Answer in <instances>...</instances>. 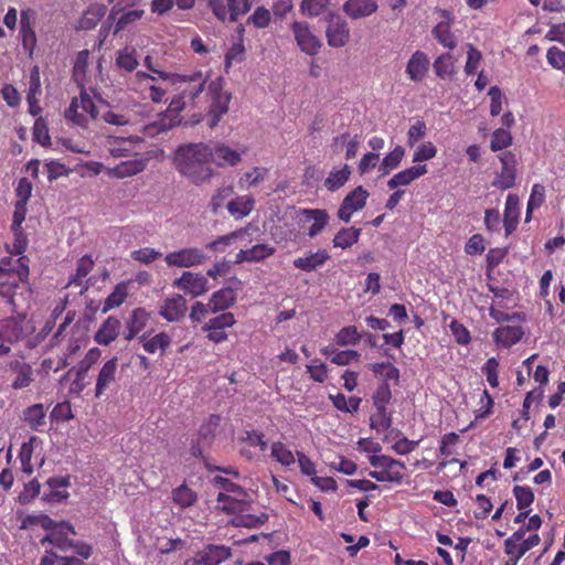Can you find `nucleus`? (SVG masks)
<instances>
[{"mask_svg":"<svg viewBox=\"0 0 565 565\" xmlns=\"http://www.w3.org/2000/svg\"><path fill=\"white\" fill-rule=\"evenodd\" d=\"M235 291L230 287H225L213 292L209 301L211 312L215 313L226 310L235 302Z\"/></svg>","mask_w":565,"mask_h":565,"instance_id":"nucleus-30","label":"nucleus"},{"mask_svg":"<svg viewBox=\"0 0 565 565\" xmlns=\"http://www.w3.org/2000/svg\"><path fill=\"white\" fill-rule=\"evenodd\" d=\"M299 213L301 226L309 225L307 232L309 237L317 236L326 227L329 220L327 211L320 209H302Z\"/></svg>","mask_w":565,"mask_h":565,"instance_id":"nucleus-15","label":"nucleus"},{"mask_svg":"<svg viewBox=\"0 0 565 565\" xmlns=\"http://www.w3.org/2000/svg\"><path fill=\"white\" fill-rule=\"evenodd\" d=\"M519 204V196L516 194L509 193L505 201L503 218L507 235H510L518 226L520 214Z\"/></svg>","mask_w":565,"mask_h":565,"instance_id":"nucleus-28","label":"nucleus"},{"mask_svg":"<svg viewBox=\"0 0 565 565\" xmlns=\"http://www.w3.org/2000/svg\"><path fill=\"white\" fill-rule=\"evenodd\" d=\"M499 158L502 169L492 185L500 190H507L512 188L515 182L514 156L511 152H503Z\"/></svg>","mask_w":565,"mask_h":565,"instance_id":"nucleus-18","label":"nucleus"},{"mask_svg":"<svg viewBox=\"0 0 565 565\" xmlns=\"http://www.w3.org/2000/svg\"><path fill=\"white\" fill-rule=\"evenodd\" d=\"M221 424V416L211 414L199 429L200 439L203 441H211L215 436V431Z\"/></svg>","mask_w":565,"mask_h":565,"instance_id":"nucleus-50","label":"nucleus"},{"mask_svg":"<svg viewBox=\"0 0 565 565\" xmlns=\"http://www.w3.org/2000/svg\"><path fill=\"white\" fill-rule=\"evenodd\" d=\"M382 446L372 438H361L355 443V471L369 463L375 470L369 471V476L379 482L401 483L404 462L390 456L382 455Z\"/></svg>","mask_w":565,"mask_h":565,"instance_id":"nucleus-3","label":"nucleus"},{"mask_svg":"<svg viewBox=\"0 0 565 565\" xmlns=\"http://www.w3.org/2000/svg\"><path fill=\"white\" fill-rule=\"evenodd\" d=\"M20 24V35L22 40V45L24 50L28 51L30 55H32L36 46V35L30 23L28 13L24 11H22L21 13Z\"/></svg>","mask_w":565,"mask_h":565,"instance_id":"nucleus-36","label":"nucleus"},{"mask_svg":"<svg viewBox=\"0 0 565 565\" xmlns=\"http://www.w3.org/2000/svg\"><path fill=\"white\" fill-rule=\"evenodd\" d=\"M276 253V248L270 244H257L249 248L250 263H259Z\"/></svg>","mask_w":565,"mask_h":565,"instance_id":"nucleus-61","label":"nucleus"},{"mask_svg":"<svg viewBox=\"0 0 565 565\" xmlns=\"http://www.w3.org/2000/svg\"><path fill=\"white\" fill-rule=\"evenodd\" d=\"M540 536L537 534L530 535L527 539L522 540L515 544L513 552H505L508 555L514 557V564L531 548L540 544Z\"/></svg>","mask_w":565,"mask_h":565,"instance_id":"nucleus-52","label":"nucleus"},{"mask_svg":"<svg viewBox=\"0 0 565 565\" xmlns=\"http://www.w3.org/2000/svg\"><path fill=\"white\" fill-rule=\"evenodd\" d=\"M22 420L34 431H43L46 425V409L43 404L36 403L26 407L22 413Z\"/></svg>","mask_w":565,"mask_h":565,"instance_id":"nucleus-23","label":"nucleus"},{"mask_svg":"<svg viewBox=\"0 0 565 565\" xmlns=\"http://www.w3.org/2000/svg\"><path fill=\"white\" fill-rule=\"evenodd\" d=\"M145 14V10L142 9H136V10H125L120 14L116 17L115 26H114V34H118L119 32L127 29L130 24L136 23L139 21Z\"/></svg>","mask_w":565,"mask_h":565,"instance_id":"nucleus-42","label":"nucleus"},{"mask_svg":"<svg viewBox=\"0 0 565 565\" xmlns=\"http://www.w3.org/2000/svg\"><path fill=\"white\" fill-rule=\"evenodd\" d=\"M429 68V58L423 51H416L406 65V74L413 82H422Z\"/></svg>","mask_w":565,"mask_h":565,"instance_id":"nucleus-22","label":"nucleus"},{"mask_svg":"<svg viewBox=\"0 0 565 565\" xmlns=\"http://www.w3.org/2000/svg\"><path fill=\"white\" fill-rule=\"evenodd\" d=\"M329 255L326 250H318L316 253H310L305 257H299L294 260V266L303 271H312L317 267L322 266Z\"/></svg>","mask_w":565,"mask_h":565,"instance_id":"nucleus-35","label":"nucleus"},{"mask_svg":"<svg viewBox=\"0 0 565 565\" xmlns=\"http://www.w3.org/2000/svg\"><path fill=\"white\" fill-rule=\"evenodd\" d=\"M68 534L75 535L76 532L71 524L62 522L52 529L43 540V543L49 542L54 547L61 551H66L71 547L73 542V539L68 537Z\"/></svg>","mask_w":565,"mask_h":565,"instance_id":"nucleus-20","label":"nucleus"},{"mask_svg":"<svg viewBox=\"0 0 565 565\" xmlns=\"http://www.w3.org/2000/svg\"><path fill=\"white\" fill-rule=\"evenodd\" d=\"M121 323L114 316L108 317L95 333V341L102 345H108L115 341L119 334Z\"/></svg>","mask_w":565,"mask_h":565,"instance_id":"nucleus-24","label":"nucleus"},{"mask_svg":"<svg viewBox=\"0 0 565 565\" xmlns=\"http://www.w3.org/2000/svg\"><path fill=\"white\" fill-rule=\"evenodd\" d=\"M321 353L338 365H348L353 360V350H339L334 344L322 348Z\"/></svg>","mask_w":565,"mask_h":565,"instance_id":"nucleus-40","label":"nucleus"},{"mask_svg":"<svg viewBox=\"0 0 565 565\" xmlns=\"http://www.w3.org/2000/svg\"><path fill=\"white\" fill-rule=\"evenodd\" d=\"M150 320V312L145 308L139 307L131 311L130 316L126 320L124 338L127 341H131L137 338L138 334L146 328Z\"/></svg>","mask_w":565,"mask_h":565,"instance_id":"nucleus-19","label":"nucleus"},{"mask_svg":"<svg viewBox=\"0 0 565 565\" xmlns=\"http://www.w3.org/2000/svg\"><path fill=\"white\" fill-rule=\"evenodd\" d=\"M152 83V74L146 72H137L131 81L132 89L139 93L143 98L148 93V87Z\"/></svg>","mask_w":565,"mask_h":565,"instance_id":"nucleus-63","label":"nucleus"},{"mask_svg":"<svg viewBox=\"0 0 565 565\" xmlns=\"http://www.w3.org/2000/svg\"><path fill=\"white\" fill-rule=\"evenodd\" d=\"M371 428L377 433L387 430L392 425V415L386 407H375V412L371 415Z\"/></svg>","mask_w":565,"mask_h":565,"instance_id":"nucleus-47","label":"nucleus"},{"mask_svg":"<svg viewBox=\"0 0 565 565\" xmlns=\"http://www.w3.org/2000/svg\"><path fill=\"white\" fill-rule=\"evenodd\" d=\"M116 65L125 72H134L139 65L136 56V49L132 46H126L122 50H119L116 56Z\"/></svg>","mask_w":565,"mask_h":565,"instance_id":"nucleus-39","label":"nucleus"},{"mask_svg":"<svg viewBox=\"0 0 565 565\" xmlns=\"http://www.w3.org/2000/svg\"><path fill=\"white\" fill-rule=\"evenodd\" d=\"M205 83L206 79L202 73L189 77L179 75L175 84L180 90L179 94L171 99L167 110L146 127L147 135L154 136L181 125L183 120L181 113L184 110H193L191 114L193 121L200 122L202 119L200 103L203 97H207L210 100L207 125L210 128L216 127L221 118L227 114L232 96L224 90V79L222 77L211 81L204 94Z\"/></svg>","mask_w":565,"mask_h":565,"instance_id":"nucleus-2","label":"nucleus"},{"mask_svg":"<svg viewBox=\"0 0 565 565\" xmlns=\"http://www.w3.org/2000/svg\"><path fill=\"white\" fill-rule=\"evenodd\" d=\"M295 41L298 47L308 55H316L320 47L321 41L312 33L307 22L294 21L290 25Z\"/></svg>","mask_w":565,"mask_h":565,"instance_id":"nucleus-9","label":"nucleus"},{"mask_svg":"<svg viewBox=\"0 0 565 565\" xmlns=\"http://www.w3.org/2000/svg\"><path fill=\"white\" fill-rule=\"evenodd\" d=\"M98 108L94 98L82 87L79 96L74 97L65 111V117L79 127H86L89 119H97Z\"/></svg>","mask_w":565,"mask_h":565,"instance_id":"nucleus-5","label":"nucleus"},{"mask_svg":"<svg viewBox=\"0 0 565 565\" xmlns=\"http://www.w3.org/2000/svg\"><path fill=\"white\" fill-rule=\"evenodd\" d=\"M14 239L12 244L6 245V249L10 255H23L28 248V237L22 228H12Z\"/></svg>","mask_w":565,"mask_h":565,"instance_id":"nucleus-51","label":"nucleus"},{"mask_svg":"<svg viewBox=\"0 0 565 565\" xmlns=\"http://www.w3.org/2000/svg\"><path fill=\"white\" fill-rule=\"evenodd\" d=\"M178 74L169 72H159V75H152V83L148 87L146 98L153 103H161L171 85L177 84Z\"/></svg>","mask_w":565,"mask_h":565,"instance_id":"nucleus-12","label":"nucleus"},{"mask_svg":"<svg viewBox=\"0 0 565 565\" xmlns=\"http://www.w3.org/2000/svg\"><path fill=\"white\" fill-rule=\"evenodd\" d=\"M270 20V11L264 7H257L255 11L248 17L247 23L253 24L258 29H264L269 25Z\"/></svg>","mask_w":565,"mask_h":565,"instance_id":"nucleus-59","label":"nucleus"},{"mask_svg":"<svg viewBox=\"0 0 565 565\" xmlns=\"http://www.w3.org/2000/svg\"><path fill=\"white\" fill-rule=\"evenodd\" d=\"M142 343L143 350L149 354L160 352L164 354L167 349L171 345L172 339L167 332H159L156 335L148 338L145 333L138 337Z\"/></svg>","mask_w":565,"mask_h":565,"instance_id":"nucleus-26","label":"nucleus"},{"mask_svg":"<svg viewBox=\"0 0 565 565\" xmlns=\"http://www.w3.org/2000/svg\"><path fill=\"white\" fill-rule=\"evenodd\" d=\"M128 296L126 282H119L104 301L103 312H107L122 305Z\"/></svg>","mask_w":565,"mask_h":565,"instance_id":"nucleus-41","label":"nucleus"},{"mask_svg":"<svg viewBox=\"0 0 565 565\" xmlns=\"http://www.w3.org/2000/svg\"><path fill=\"white\" fill-rule=\"evenodd\" d=\"M198 500V494L185 483L179 486L172 491V501L181 509L192 507Z\"/></svg>","mask_w":565,"mask_h":565,"instance_id":"nucleus-37","label":"nucleus"},{"mask_svg":"<svg viewBox=\"0 0 565 565\" xmlns=\"http://www.w3.org/2000/svg\"><path fill=\"white\" fill-rule=\"evenodd\" d=\"M146 168V160L143 159H131L122 161L114 168V173L118 178H126L135 175Z\"/></svg>","mask_w":565,"mask_h":565,"instance_id":"nucleus-43","label":"nucleus"},{"mask_svg":"<svg viewBox=\"0 0 565 565\" xmlns=\"http://www.w3.org/2000/svg\"><path fill=\"white\" fill-rule=\"evenodd\" d=\"M118 369V359L116 356L106 361L98 372L95 396L100 397L109 386L115 383Z\"/></svg>","mask_w":565,"mask_h":565,"instance_id":"nucleus-21","label":"nucleus"},{"mask_svg":"<svg viewBox=\"0 0 565 565\" xmlns=\"http://www.w3.org/2000/svg\"><path fill=\"white\" fill-rule=\"evenodd\" d=\"M481 60H482L481 52L477 47H475L472 44H468L465 73L467 75H473L478 70V67L481 63Z\"/></svg>","mask_w":565,"mask_h":565,"instance_id":"nucleus-60","label":"nucleus"},{"mask_svg":"<svg viewBox=\"0 0 565 565\" xmlns=\"http://www.w3.org/2000/svg\"><path fill=\"white\" fill-rule=\"evenodd\" d=\"M173 163L177 171L194 185L209 182L214 175L211 147L204 142L179 146L174 152Z\"/></svg>","mask_w":565,"mask_h":565,"instance_id":"nucleus-4","label":"nucleus"},{"mask_svg":"<svg viewBox=\"0 0 565 565\" xmlns=\"http://www.w3.org/2000/svg\"><path fill=\"white\" fill-rule=\"evenodd\" d=\"M271 457L285 467H289L295 463L294 452L281 441H275L270 447Z\"/></svg>","mask_w":565,"mask_h":565,"instance_id":"nucleus-46","label":"nucleus"},{"mask_svg":"<svg viewBox=\"0 0 565 565\" xmlns=\"http://www.w3.org/2000/svg\"><path fill=\"white\" fill-rule=\"evenodd\" d=\"M8 370L15 375L11 386L13 390L29 387L34 381L33 369L23 356H14L7 363Z\"/></svg>","mask_w":565,"mask_h":565,"instance_id":"nucleus-10","label":"nucleus"},{"mask_svg":"<svg viewBox=\"0 0 565 565\" xmlns=\"http://www.w3.org/2000/svg\"><path fill=\"white\" fill-rule=\"evenodd\" d=\"M102 356V351L98 348L89 349L85 356L67 371L65 376L74 375L70 385V393L79 396L85 387L89 384L88 371L95 365Z\"/></svg>","mask_w":565,"mask_h":565,"instance_id":"nucleus-6","label":"nucleus"},{"mask_svg":"<svg viewBox=\"0 0 565 565\" xmlns=\"http://www.w3.org/2000/svg\"><path fill=\"white\" fill-rule=\"evenodd\" d=\"M207 284L209 281L205 276L184 271L180 278L173 281V287L180 288L193 297H198L207 291Z\"/></svg>","mask_w":565,"mask_h":565,"instance_id":"nucleus-16","label":"nucleus"},{"mask_svg":"<svg viewBox=\"0 0 565 565\" xmlns=\"http://www.w3.org/2000/svg\"><path fill=\"white\" fill-rule=\"evenodd\" d=\"M441 20L434 26L431 33L434 38L446 49L454 50L457 45L455 34L451 32L454 17L447 10H439Z\"/></svg>","mask_w":565,"mask_h":565,"instance_id":"nucleus-11","label":"nucleus"},{"mask_svg":"<svg viewBox=\"0 0 565 565\" xmlns=\"http://www.w3.org/2000/svg\"><path fill=\"white\" fill-rule=\"evenodd\" d=\"M106 14V6L102 3H92L79 19V28L83 30L94 29L102 18Z\"/></svg>","mask_w":565,"mask_h":565,"instance_id":"nucleus-32","label":"nucleus"},{"mask_svg":"<svg viewBox=\"0 0 565 565\" xmlns=\"http://www.w3.org/2000/svg\"><path fill=\"white\" fill-rule=\"evenodd\" d=\"M512 142V136L510 131L499 128L493 131L490 142V148L492 151H499L507 147H509Z\"/></svg>","mask_w":565,"mask_h":565,"instance_id":"nucleus-58","label":"nucleus"},{"mask_svg":"<svg viewBox=\"0 0 565 565\" xmlns=\"http://www.w3.org/2000/svg\"><path fill=\"white\" fill-rule=\"evenodd\" d=\"M21 281L14 278H2L0 281V298L3 302L9 306V311L11 313L17 312V305L14 301V297L17 295V290L20 287Z\"/></svg>","mask_w":565,"mask_h":565,"instance_id":"nucleus-33","label":"nucleus"},{"mask_svg":"<svg viewBox=\"0 0 565 565\" xmlns=\"http://www.w3.org/2000/svg\"><path fill=\"white\" fill-rule=\"evenodd\" d=\"M405 156V150L401 146H396L390 153H387L381 162L380 170L383 174L397 168Z\"/></svg>","mask_w":565,"mask_h":565,"instance_id":"nucleus-49","label":"nucleus"},{"mask_svg":"<svg viewBox=\"0 0 565 565\" xmlns=\"http://www.w3.org/2000/svg\"><path fill=\"white\" fill-rule=\"evenodd\" d=\"M227 211L235 220L247 216L255 206V200L250 195H241L227 203Z\"/></svg>","mask_w":565,"mask_h":565,"instance_id":"nucleus-31","label":"nucleus"},{"mask_svg":"<svg viewBox=\"0 0 565 565\" xmlns=\"http://www.w3.org/2000/svg\"><path fill=\"white\" fill-rule=\"evenodd\" d=\"M162 256V253L152 247H142L131 252V258L145 265H149Z\"/></svg>","mask_w":565,"mask_h":565,"instance_id":"nucleus-57","label":"nucleus"},{"mask_svg":"<svg viewBox=\"0 0 565 565\" xmlns=\"http://www.w3.org/2000/svg\"><path fill=\"white\" fill-rule=\"evenodd\" d=\"M205 83L206 79L202 73L189 77L179 75L175 84L180 90L179 94L171 99L167 110L146 127L147 135L154 136L181 125L183 120L181 113L184 110H193L191 114L193 121L200 122L202 119L200 103L203 97H207L210 100L207 125L210 128L216 127L221 118L227 114L232 96L224 90V79L222 77L211 81L204 94Z\"/></svg>","mask_w":565,"mask_h":565,"instance_id":"nucleus-1","label":"nucleus"},{"mask_svg":"<svg viewBox=\"0 0 565 565\" xmlns=\"http://www.w3.org/2000/svg\"><path fill=\"white\" fill-rule=\"evenodd\" d=\"M498 370L499 361L495 358L488 359L482 366V372L486 375L489 385L493 388L499 385Z\"/></svg>","mask_w":565,"mask_h":565,"instance_id":"nucleus-64","label":"nucleus"},{"mask_svg":"<svg viewBox=\"0 0 565 565\" xmlns=\"http://www.w3.org/2000/svg\"><path fill=\"white\" fill-rule=\"evenodd\" d=\"M426 173H427V167L425 164L409 167V168L394 174L387 181V186L390 189H396L402 185H408L414 180L420 178L422 175H424Z\"/></svg>","mask_w":565,"mask_h":565,"instance_id":"nucleus-27","label":"nucleus"},{"mask_svg":"<svg viewBox=\"0 0 565 565\" xmlns=\"http://www.w3.org/2000/svg\"><path fill=\"white\" fill-rule=\"evenodd\" d=\"M19 256L20 257L18 259L13 260V277L17 276L15 279H18L21 282L28 284L30 275V258L25 255Z\"/></svg>","mask_w":565,"mask_h":565,"instance_id":"nucleus-62","label":"nucleus"},{"mask_svg":"<svg viewBox=\"0 0 565 565\" xmlns=\"http://www.w3.org/2000/svg\"><path fill=\"white\" fill-rule=\"evenodd\" d=\"M232 556L231 548L224 545H209L198 558V565H220Z\"/></svg>","mask_w":565,"mask_h":565,"instance_id":"nucleus-25","label":"nucleus"},{"mask_svg":"<svg viewBox=\"0 0 565 565\" xmlns=\"http://www.w3.org/2000/svg\"><path fill=\"white\" fill-rule=\"evenodd\" d=\"M158 313L168 322H179L186 313L185 298L179 294L172 295L162 301Z\"/></svg>","mask_w":565,"mask_h":565,"instance_id":"nucleus-13","label":"nucleus"},{"mask_svg":"<svg viewBox=\"0 0 565 565\" xmlns=\"http://www.w3.org/2000/svg\"><path fill=\"white\" fill-rule=\"evenodd\" d=\"M41 444V439L38 436H31L28 441H24L21 445V449L19 452V459L21 462L22 471L26 475L33 473V465H32V456L34 452V447Z\"/></svg>","mask_w":565,"mask_h":565,"instance_id":"nucleus-34","label":"nucleus"},{"mask_svg":"<svg viewBox=\"0 0 565 565\" xmlns=\"http://www.w3.org/2000/svg\"><path fill=\"white\" fill-rule=\"evenodd\" d=\"M513 494L516 500V508L522 511L529 508L534 500V493L530 487L515 486L513 488Z\"/></svg>","mask_w":565,"mask_h":565,"instance_id":"nucleus-55","label":"nucleus"},{"mask_svg":"<svg viewBox=\"0 0 565 565\" xmlns=\"http://www.w3.org/2000/svg\"><path fill=\"white\" fill-rule=\"evenodd\" d=\"M523 334L524 332L519 326L500 327L493 332V340L500 347L510 348L518 343Z\"/></svg>","mask_w":565,"mask_h":565,"instance_id":"nucleus-29","label":"nucleus"},{"mask_svg":"<svg viewBox=\"0 0 565 565\" xmlns=\"http://www.w3.org/2000/svg\"><path fill=\"white\" fill-rule=\"evenodd\" d=\"M436 75L441 79L451 78L455 74V60L450 53L439 55L433 64Z\"/></svg>","mask_w":565,"mask_h":565,"instance_id":"nucleus-38","label":"nucleus"},{"mask_svg":"<svg viewBox=\"0 0 565 565\" xmlns=\"http://www.w3.org/2000/svg\"><path fill=\"white\" fill-rule=\"evenodd\" d=\"M330 0H301L300 11L309 17L322 14L329 7Z\"/></svg>","mask_w":565,"mask_h":565,"instance_id":"nucleus-54","label":"nucleus"},{"mask_svg":"<svg viewBox=\"0 0 565 565\" xmlns=\"http://www.w3.org/2000/svg\"><path fill=\"white\" fill-rule=\"evenodd\" d=\"M33 140L43 147L51 145L49 127L46 121L42 117L35 119L33 126Z\"/></svg>","mask_w":565,"mask_h":565,"instance_id":"nucleus-56","label":"nucleus"},{"mask_svg":"<svg viewBox=\"0 0 565 565\" xmlns=\"http://www.w3.org/2000/svg\"><path fill=\"white\" fill-rule=\"evenodd\" d=\"M242 161V153L223 142H216L211 147V163L220 168L235 167Z\"/></svg>","mask_w":565,"mask_h":565,"instance_id":"nucleus-17","label":"nucleus"},{"mask_svg":"<svg viewBox=\"0 0 565 565\" xmlns=\"http://www.w3.org/2000/svg\"><path fill=\"white\" fill-rule=\"evenodd\" d=\"M206 254L199 247H185L168 253L164 262L169 267H194L206 262Z\"/></svg>","mask_w":565,"mask_h":565,"instance_id":"nucleus-7","label":"nucleus"},{"mask_svg":"<svg viewBox=\"0 0 565 565\" xmlns=\"http://www.w3.org/2000/svg\"><path fill=\"white\" fill-rule=\"evenodd\" d=\"M247 233V227L238 228L226 235L218 236L216 239L206 244V248L214 252H224L225 248L232 244L233 241L244 236Z\"/></svg>","mask_w":565,"mask_h":565,"instance_id":"nucleus-45","label":"nucleus"},{"mask_svg":"<svg viewBox=\"0 0 565 565\" xmlns=\"http://www.w3.org/2000/svg\"><path fill=\"white\" fill-rule=\"evenodd\" d=\"M327 38L330 46L341 47L350 36L347 22L337 13H330L328 19Z\"/></svg>","mask_w":565,"mask_h":565,"instance_id":"nucleus-14","label":"nucleus"},{"mask_svg":"<svg viewBox=\"0 0 565 565\" xmlns=\"http://www.w3.org/2000/svg\"><path fill=\"white\" fill-rule=\"evenodd\" d=\"M239 441L247 444L248 447H258L260 451H266L268 447L265 435L258 430H245Z\"/></svg>","mask_w":565,"mask_h":565,"instance_id":"nucleus-53","label":"nucleus"},{"mask_svg":"<svg viewBox=\"0 0 565 565\" xmlns=\"http://www.w3.org/2000/svg\"><path fill=\"white\" fill-rule=\"evenodd\" d=\"M351 169L344 164L341 169L332 170L324 181V185L330 191H335L341 188L350 178Z\"/></svg>","mask_w":565,"mask_h":565,"instance_id":"nucleus-44","label":"nucleus"},{"mask_svg":"<svg viewBox=\"0 0 565 565\" xmlns=\"http://www.w3.org/2000/svg\"><path fill=\"white\" fill-rule=\"evenodd\" d=\"M236 319L232 312H223L210 319L202 330L206 333L209 341L218 344L227 340L228 334L226 329L233 327Z\"/></svg>","mask_w":565,"mask_h":565,"instance_id":"nucleus-8","label":"nucleus"},{"mask_svg":"<svg viewBox=\"0 0 565 565\" xmlns=\"http://www.w3.org/2000/svg\"><path fill=\"white\" fill-rule=\"evenodd\" d=\"M370 370L375 376L382 377L384 382L394 381L399 379V371L390 362L372 363Z\"/></svg>","mask_w":565,"mask_h":565,"instance_id":"nucleus-48","label":"nucleus"}]
</instances>
